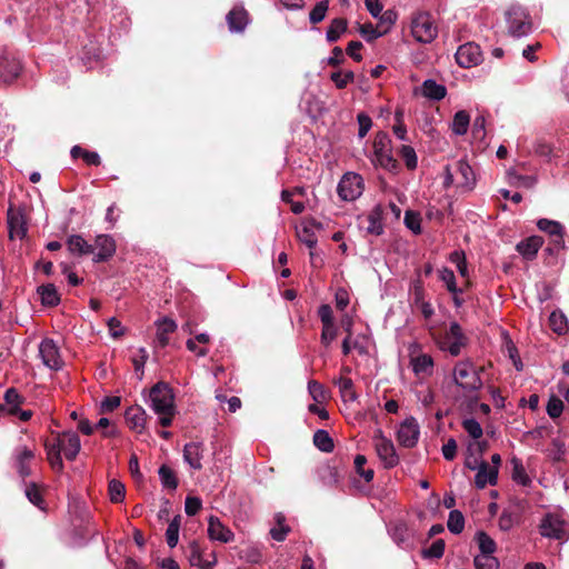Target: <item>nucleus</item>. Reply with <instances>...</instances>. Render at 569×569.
<instances>
[{"mask_svg":"<svg viewBox=\"0 0 569 569\" xmlns=\"http://www.w3.org/2000/svg\"><path fill=\"white\" fill-rule=\"evenodd\" d=\"M422 94L429 99L439 101L446 97L447 89L435 80L427 79L422 83Z\"/></svg>","mask_w":569,"mask_h":569,"instance_id":"obj_32","label":"nucleus"},{"mask_svg":"<svg viewBox=\"0 0 569 569\" xmlns=\"http://www.w3.org/2000/svg\"><path fill=\"white\" fill-rule=\"evenodd\" d=\"M338 335V329L335 325L322 326L321 343L328 347Z\"/></svg>","mask_w":569,"mask_h":569,"instance_id":"obj_64","label":"nucleus"},{"mask_svg":"<svg viewBox=\"0 0 569 569\" xmlns=\"http://www.w3.org/2000/svg\"><path fill=\"white\" fill-rule=\"evenodd\" d=\"M299 240L305 243L309 249H313L318 242V239L309 226H305L297 232Z\"/></svg>","mask_w":569,"mask_h":569,"instance_id":"obj_57","label":"nucleus"},{"mask_svg":"<svg viewBox=\"0 0 569 569\" xmlns=\"http://www.w3.org/2000/svg\"><path fill=\"white\" fill-rule=\"evenodd\" d=\"M97 253L93 257L94 262L108 261L116 253V241L109 234H99L94 240Z\"/></svg>","mask_w":569,"mask_h":569,"instance_id":"obj_19","label":"nucleus"},{"mask_svg":"<svg viewBox=\"0 0 569 569\" xmlns=\"http://www.w3.org/2000/svg\"><path fill=\"white\" fill-rule=\"evenodd\" d=\"M453 383L468 393L478 392L483 386L470 359L460 360L455 365Z\"/></svg>","mask_w":569,"mask_h":569,"instance_id":"obj_2","label":"nucleus"},{"mask_svg":"<svg viewBox=\"0 0 569 569\" xmlns=\"http://www.w3.org/2000/svg\"><path fill=\"white\" fill-rule=\"evenodd\" d=\"M336 385H338L340 395L345 401H355L357 399V392L355 391L352 379L348 377H340L336 381Z\"/></svg>","mask_w":569,"mask_h":569,"instance_id":"obj_40","label":"nucleus"},{"mask_svg":"<svg viewBox=\"0 0 569 569\" xmlns=\"http://www.w3.org/2000/svg\"><path fill=\"white\" fill-rule=\"evenodd\" d=\"M470 124V116L466 110H460L455 113L451 129L457 136H463L467 133Z\"/></svg>","mask_w":569,"mask_h":569,"instance_id":"obj_35","label":"nucleus"},{"mask_svg":"<svg viewBox=\"0 0 569 569\" xmlns=\"http://www.w3.org/2000/svg\"><path fill=\"white\" fill-rule=\"evenodd\" d=\"M293 192L291 190H282L281 200L290 204V209L295 214H300L305 210V204L303 202L292 200Z\"/></svg>","mask_w":569,"mask_h":569,"instance_id":"obj_59","label":"nucleus"},{"mask_svg":"<svg viewBox=\"0 0 569 569\" xmlns=\"http://www.w3.org/2000/svg\"><path fill=\"white\" fill-rule=\"evenodd\" d=\"M375 162L388 171H397L399 163L392 156L391 140L387 132L379 131L373 141Z\"/></svg>","mask_w":569,"mask_h":569,"instance_id":"obj_3","label":"nucleus"},{"mask_svg":"<svg viewBox=\"0 0 569 569\" xmlns=\"http://www.w3.org/2000/svg\"><path fill=\"white\" fill-rule=\"evenodd\" d=\"M447 527L449 531L455 535H459L462 532L465 528V517L461 513V511L453 509L449 512Z\"/></svg>","mask_w":569,"mask_h":569,"instance_id":"obj_42","label":"nucleus"},{"mask_svg":"<svg viewBox=\"0 0 569 569\" xmlns=\"http://www.w3.org/2000/svg\"><path fill=\"white\" fill-rule=\"evenodd\" d=\"M537 227L539 230L549 234L552 244L557 249L565 248V228L560 222L542 218L538 220Z\"/></svg>","mask_w":569,"mask_h":569,"instance_id":"obj_17","label":"nucleus"},{"mask_svg":"<svg viewBox=\"0 0 569 569\" xmlns=\"http://www.w3.org/2000/svg\"><path fill=\"white\" fill-rule=\"evenodd\" d=\"M382 214L383 209L381 204H377L372 208V210L367 216L368 226L366 229L368 233L375 236H380L383 233Z\"/></svg>","mask_w":569,"mask_h":569,"instance_id":"obj_29","label":"nucleus"},{"mask_svg":"<svg viewBox=\"0 0 569 569\" xmlns=\"http://www.w3.org/2000/svg\"><path fill=\"white\" fill-rule=\"evenodd\" d=\"M330 80L338 89H345L349 83L353 82L355 73L350 70H336L331 72Z\"/></svg>","mask_w":569,"mask_h":569,"instance_id":"obj_45","label":"nucleus"},{"mask_svg":"<svg viewBox=\"0 0 569 569\" xmlns=\"http://www.w3.org/2000/svg\"><path fill=\"white\" fill-rule=\"evenodd\" d=\"M362 178L357 173H346L339 181L337 192L345 201H352L362 193Z\"/></svg>","mask_w":569,"mask_h":569,"instance_id":"obj_8","label":"nucleus"},{"mask_svg":"<svg viewBox=\"0 0 569 569\" xmlns=\"http://www.w3.org/2000/svg\"><path fill=\"white\" fill-rule=\"evenodd\" d=\"M320 477L326 486H338L342 473L336 459H332L328 465L320 469Z\"/></svg>","mask_w":569,"mask_h":569,"instance_id":"obj_27","label":"nucleus"},{"mask_svg":"<svg viewBox=\"0 0 569 569\" xmlns=\"http://www.w3.org/2000/svg\"><path fill=\"white\" fill-rule=\"evenodd\" d=\"M400 154L403 158L408 169L412 170L417 168V154L412 147L402 146L400 149Z\"/></svg>","mask_w":569,"mask_h":569,"instance_id":"obj_60","label":"nucleus"},{"mask_svg":"<svg viewBox=\"0 0 569 569\" xmlns=\"http://www.w3.org/2000/svg\"><path fill=\"white\" fill-rule=\"evenodd\" d=\"M47 450V458L51 467L56 470H62L63 462L61 458L62 449L60 448V445L54 440L52 443L46 445Z\"/></svg>","mask_w":569,"mask_h":569,"instance_id":"obj_37","label":"nucleus"},{"mask_svg":"<svg viewBox=\"0 0 569 569\" xmlns=\"http://www.w3.org/2000/svg\"><path fill=\"white\" fill-rule=\"evenodd\" d=\"M543 244V239L540 236H531L522 241H520L516 249L517 251L527 260H532L536 258L539 249Z\"/></svg>","mask_w":569,"mask_h":569,"instance_id":"obj_24","label":"nucleus"},{"mask_svg":"<svg viewBox=\"0 0 569 569\" xmlns=\"http://www.w3.org/2000/svg\"><path fill=\"white\" fill-rule=\"evenodd\" d=\"M506 17L510 36H527L535 31L531 17L525 8L513 6L506 12Z\"/></svg>","mask_w":569,"mask_h":569,"instance_id":"obj_4","label":"nucleus"},{"mask_svg":"<svg viewBox=\"0 0 569 569\" xmlns=\"http://www.w3.org/2000/svg\"><path fill=\"white\" fill-rule=\"evenodd\" d=\"M38 293L43 306L54 307L60 302V296L56 287L51 283L39 287Z\"/></svg>","mask_w":569,"mask_h":569,"instance_id":"obj_34","label":"nucleus"},{"mask_svg":"<svg viewBox=\"0 0 569 569\" xmlns=\"http://www.w3.org/2000/svg\"><path fill=\"white\" fill-rule=\"evenodd\" d=\"M8 226L10 229L11 237L22 238L27 233L26 221L20 208H16L13 204H10L8 209Z\"/></svg>","mask_w":569,"mask_h":569,"instance_id":"obj_20","label":"nucleus"},{"mask_svg":"<svg viewBox=\"0 0 569 569\" xmlns=\"http://www.w3.org/2000/svg\"><path fill=\"white\" fill-rule=\"evenodd\" d=\"M308 389H309L310 396L312 397V399L315 401L322 402L326 400L327 391L320 382H318L316 380L309 381Z\"/></svg>","mask_w":569,"mask_h":569,"instance_id":"obj_58","label":"nucleus"},{"mask_svg":"<svg viewBox=\"0 0 569 569\" xmlns=\"http://www.w3.org/2000/svg\"><path fill=\"white\" fill-rule=\"evenodd\" d=\"M410 363L413 372L419 375H431L433 368V359L430 355L421 353L416 357H411Z\"/></svg>","mask_w":569,"mask_h":569,"instance_id":"obj_30","label":"nucleus"},{"mask_svg":"<svg viewBox=\"0 0 569 569\" xmlns=\"http://www.w3.org/2000/svg\"><path fill=\"white\" fill-rule=\"evenodd\" d=\"M126 421L129 428L138 433H141L146 427V411L141 407H130L127 409Z\"/></svg>","mask_w":569,"mask_h":569,"instance_id":"obj_26","label":"nucleus"},{"mask_svg":"<svg viewBox=\"0 0 569 569\" xmlns=\"http://www.w3.org/2000/svg\"><path fill=\"white\" fill-rule=\"evenodd\" d=\"M565 527L566 522L562 519L556 515L547 513L540 522L539 531L543 537L562 540L567 535Z\"/></svg>","mask_w":569,"mask_h":569,"instance_id":"obj_10","label":"nucleus"},{"mask_svg":"<svg viewBox=\"0 0 569 569\" xmlns=\"http://www.w3.org/2000/svg\"><path fill=\"white\" fill-rule=\"evenodd\" d=\"M473 563L476 569H499V561L493 555H478Z\"/></svg>","mask_w":569,"mask_h":569,"instance_id":"obj_48","label":"nucleus"},{"mask_svg":"<svg viewBox=\"0 0 569 569\" xmlns=\"http://www.w3.org/2000/svg\"><path fill=\"white\" fill-rule=\"evenodd\" d=\"M498 481L497 467H490L487 461H481L478 466V472L475 478V485L478 489H483L487 485L495 486Z\"/></svg>","mask_w":569,"mask_h":569,"instance_id":"obj_22","label":"nucleus"},{"mask_svg":"<svg viewBox=\"0 0 569 569\" xmlns=\"http://www.w3.org/2000/svg\"><path fill=\"white\" fill-rule=\"evenodd\" d=\"M462 428L468 432V435L471 438H473L476 440L480 439L482 437V435H483L482 427L473 418L465 419L462 421Z\"/></svg>","mask_w":569,"mask_h":569,"instance_id":"obj_56","label":"nucleus"},{"mask_svg":"<svg viewBox=\"0 0 569 569\" xmlns=\"http://www.w3.org/2000/svg\"><path fill=\"white\" fill-rule=\"evenodd\" d=\"M468 343V338L458 322H451L449 330L438 341L442 350L449 351L453 357L460 355L461 349Z\"/></svg>","mask_w":569,"mask_h":569,"instance_id":"obj_5","label":"nucleus"},{"mask_svg":"<svg viewBox=\"0 0 569 569\" xmlns=\"http://www.w3.org/2000/svg\"><path fill=\"white\" fill-rule=\"evenodd\" d=\"M327 10H328L327 1L318 2L309 14L311 23L316 24V23L322 21L326 16Z\"/></svg>","mask_w":569,"mask_h":569,"instance_id":"obj_63","label":"nucleus"},{"mask_svg":"<svg viewBox=\"0 0 569 569\" xmlns=\"http://www.w3.org/2000/svg\"><path fill=\"white\" fill-rule=\"evenodd\" d=\"M39 355L43 365L52 370H60L63 360L58 346L52 339H43L39 346Z\"/></svg>","mask_w":569,"mask_h":569,"instance_id":"obj_11","label":"nucleus"},{"mask_svg":"<svg viewBox=\"0 0 569 569\" xmlns=\"http://www.w3.org/2000/svg\"><path fill=\"white\" fill-rule=\"evenodd\" d=\"M151 408L159 417L162 427H169L176 415L174 395L164 382L156 383L150 390Z\"/></svg>","mask_w":569,"mask_h":569,"instance_id":"obj_1","label":"nucleus"},{"mask_svg":"<svg viewBox=\"0 0 569 569\" xmlns=\"http://www.w3.org/2000/svg\"><path fill=\"white\" fill-rule=\"evenodd\" d=\"M375 449L383 463L386 469H391L399 463V456L396 452V448L390 439L383 436L381 430H378L373 437Z\"/></svg>","mask_w":569,"mask_h":569,"instance_id":"obj_6","label":"nucleus"},{"mask_svg":"<svg viewBox=\"0 0 569 569\" xmlns=\"http://www.w3.org/2000/svg\"><path fill=\"white\" fill-rule=\"evenodd\" d=\"M547 413L551 419L559 418L563 410V402L560 398L552 395L547 403Z\"/></svg>","mask_w":569,"mask_h":569,"instance_id":"obj_53","label":"nucleus"},{"mask_svg":"<svg viewBox=\"0 0 569 569\" xmlns=\"http://www.w3.org/2000/svg\"><path fill=\"white\" fill-rule=\"evenodd\" d=\"M510 463L512 465V472H511L512 480L523 487L530 486L531 479L527 475L526 469L522 465V461L517 457H512L510 459Z\"/></svg>","mask_w":569,"mask_h":569,"instance_id":"obj_33","label":"nucleus"},{"mask_svg":"<svg viewBox=\"0 0 569 569\" xmlns=\"http://www.w3.org/2000/svg\"><path fill=\"white\" fill-rule=\"evenodd\" d=\"M22 71L20 59L10 51H0V82L9 84L13 82Z\"/></svg>","mask_w":569,"mask_h":569,"instance_id":"obj_7","label":"nucleus"},{"mask_svg":"<svg viewBox=\"0 0 569 569\" xmlns=\"http://www.w3.org/2000/svg\"><path fill=\"white\" fill-rule=\"evenodd\" d=\"M34 456V451L27 446H18L13 451V467L23 480L31 473Z\"/></svg>","mask_w":569,"mask_h":569,"instance_id":"obj_14","label":"nucleus"},{"mask_svg":"<svg viewBox=\"0 0 569 569\" xmlns=\"http://www.w3.org/2000/svg\"><path fill=\"white\" fill-rule=\"evenodd\" d=\"M4 401L9 407L8 412L13 415L20 409V406L23 403L24 399L14 388H9L4 393Z\"/></svg>","mask_w":569,"mask_h":569,"instance_id":"obj_41","label":"nucleus"},{"mask_svg":"<svg viewBox=\"0 0 569 569\" xmlns=\"http://www.w3.org/2000/svg\"><path fill=\"white\" fill-rule=\"evenodd\" d=\"M456 174V186L462 191H470L476 184V177L472 168L463 160H459L453 166Z\"/></svg>","mask_w":569,"mask_h":569,"instance_id":"obj_16","label":"nucleus"},{"mask_svg":"<svg viewBox=\"0 0 569 569\" xmlns=\"http://www.w3.org/2000/svg\"><path fill=\"white\" fill-rule=\"evenodd\" d=\"M158 475H159V478H160V481H161V485L163 486V488L172 490V491L177 489L178 478L172 468H170L167 465H162L158 470Z\"/></svg>","mask_w":569,"mask_h":569,"instance_id":"obj_36","label":"nucleus"},{"mask_svg":"<svg viewBox=\"0 0 569 569\" xmlns=\"http://www.w3.org/2000/svg\"><path fill=\"white\" fill-rule=\"evenodd\" d=\"M227 22L231 32H241L248 23V14L243 8H233L227 14Z\"/></svg>","mask_w":569,"mask_h":569,"instance_id":"obj_28","label":"nucleus"},{"mask_svg":"<svg viewBox=\"0 0 569 569\" xmlns=\"http://www.w3.org/2000/svg\"><path fill=\"white\" fill-rule=\"evenodd\" d=\"M67 247L73 254H89L93 252V246L88 243L82 236L72 234L67 240Z\"/></svg>","mask_w":569,"mask_h":569,"instance_id":"obj_31","label":"nucleus"},{"mask_svg":"<svg viewBox=\"0 0 569 569\" xmlns=\"http://www.w3.org/2000/svg\"><path fill=\"white\" fill-rule=\"evenodd\" d=\"M56 440L60 445L64 457L68 460H74L81 448L79 436L74 431H66L59 435Z\"/></svg>","mask_w":569,"mask_h":569,"instance_id":"obj_18","label":"nucleus"},{"mask_svg":"<svg viewBox=\"0 0 569 569\" xmlns=\"http://www.w3.org/2000/svg\"><path fill=\"white\" fill-rule=\"evenodd\" d=\"M355 469L356 472L365 479L366 482H370L373 479L375 471L373 469H365V465L367 463V458L363 455H357L355 457Z\"/></svg>","mask_w":569,"mask_h":569,"instance_id":"obj_47","label":"nucleus"},{"mask_svg":"<svg viewBox=\"0 0 569 569\" xmlns=\"http://www.w3.org/2000/svg\"><path fill=\"white\" fill-rule=\"evenodd\" d=\"M313 445L323 452H331L335 448L333 440L329 432L322 429L313 433Z\"/></svg>","mask_w":569,"mask_h":569,"instance_id":"obj_38","label":"nucleus"},{"mask_svg":"<svg viewBox=\"0 0 569 569\" xmlns=\"http://www.w3.org/2000/svg\"><path fill=\"white\" fill-rule=\"evenodd\" d=\"M421 218L418 212L407 210L405 212V224L408 229H410L413 233L419 234L421 232Z\"/></svg>","mask_w":569,"mask_h":569,"instance_id":"obj_54","label":"nucleus"},{"mask_svg":"<svg viewBox=\"0 0 569 569\" xmlns=\"http://www.w3.org/2000/svg\"><path fill=\"white\" fill-rule=\"evenodd\" d=\"M203 446L200 442H189L183 448V460L194 470L202 468Z\"/></svg>","mask_w":569,"mask_h":569,"instance_id":"obj_23","label":"nucleus"},{"mask_svg":"<svg viewBox=\"0 0 569 569\" xmlns=\"http://www.w3.org/2000/svg\"><path fill=\"white\" fill-rule=\"evenodd\" d=\"M549 325L558 335H563L568 330L567 319L562 313L552 312L549 317Z\"/></svg>","mask_w":569,"mask_h":569,"instance_id":"obj_49","label":"nucleus"},{"mask_svg":"<svg viewBox=\"0 0 569 569\" xmlns=\"http://www.w3.org/2000/svg\"><path fill=\"white\" fill-rule=\"evenodd\" d=\"M109 496L110 500L114 503L121 502L126 496L124 485L116 479L109 482Z\"/></svg>","mask_w":569,"mask_h":569,"instance_id":"obj_50","label":"nucleus"},{"mask_svg":"<svg viewBox=\"0 0 569 569\" xmlns=\"http://www.w3.org/2000/svg\"><path fill=\"white\" fill-rule=\"evenodd\" d=\"M397 20V12L395 10H386L379 19L378 28H381L380 32L382 36L387 32H389L390 27L396 22Z\"/></svg>","mask_w":569,"mask_h":569,"instance_id":"obj_55","label":"nucleus"},{"mask_svg":"<svg viewBox=\"0 0 569 569\" xmlns=\"http://www.w3.org/2000/svg\"><path fill=\"white\" fill-rule=\"evenodd\" d=\"M476 540L481 551L480 555H493L497 546L495 540L488 533L485 531L477 532Z\"/></svg>","mask_w":569,"mask_h":569,"instance_id":"obj_44","label":"nucleus"},{"mask_svg":"<svg viewBox=\"0 0 569 569\" xmlns=\"http://www.w3.org/2000/svg\"><path fill=\"white\" fill-rule=\"evenodd\" d=\"M456 61L462 68H471L482 62V51L476 42L461 44L456 52Z\"/></svg>","mask_w":569,"mask_h":569,"instance_id":"obj_9","label":"nucleus"},{"mask_svg":"<svg viewBox=\"0 0 569 569\" xmlns=\"http://www.w3.org/2000/svg\"><path fill=\"white\" fill-rule=\"evenodd\" d=\"M347 20L343 18H336L331 21L326 36H341L347 31Z\"/></svg>","mask_w":569,"mask_h":569,"instance_id":"obj_61","label":"nucleus"},{"mask_svg":"<svg viewBox=\"0 0 569 569\" xmlns=\"http://www.w3.org/2000/svg\"><path fill=\"white\" fill-rule=\"evenodd\" d=\"M96 428L102 430V436L106 438H113L118 436L117 427L112 426L108 418H100Z\"/></svg>","mask_w":569,"mask_h":569,"instance_id":"obj_62","label":"nucleus"},{"mask_svg":"<svg viewBox=\"0 0 569 569\" xmlns=\"http://www.w3.org/2000/svg\"><path fill=\"white\" fill-rule=\"evenodd\" d=\"M24 493L28 500L41 510H44V501L42 495L34 482H24Z\"/></svg>","mask_w":569,"mask_h":569,"instance_id":"obj_43","label":"nucleus"},{"mask_svg":"<svg viewBox=\"0 0 569 569\" xmlns=\"http://www.w3.org/2000/svg\"><path fill=\"white\" fill-rule=\"evenodd\" d=\"M181 516L177 515L169 522V526L166 530V541L170 548H174L179 541V530H180Z\"/></svg>","mask_w":569,"mask_h":569,"instance_id":"obj_39","label":"nucleus"},{"mask_svg":"<svg viewBox=\"0 0 569 569\" xmlns=\"http://www.w3.org/2000/svg\"><path fill=\"white\" fill-rule=\"evenodd\" d=\"M445 548H446L445 540L437 539L432 542V545L429 548L423 549L421 551V556L425 559H431V558L440 559L445 553Z\"/></svg>","mask_w":569,"mask_h":569,"instance_id":"obj_46","label":"nucleus"},{"mask_svg":"<svg viewBox=\"0 0 569 569\" xmlns=\"http://www.w3.org/2000/svg\"><path fill=\"white\" fill-rule=\"evenodd\" d=\"M420 429L413 417L407 418L397 431V440L405 448H413L419 440Z\"/></svg>","mask_w":569,"mask_h":569,"instance_id":"obj_12","label":"nucleus"},{"mask_svg":"<svg viewBox=\"0 0 569 569\" xmlns=\"http://www.w3.org/2000/svg\"><path fill=\"white\" fill-rule=\"evenodd\" d=\"M188 560L191 566L200 569H210L217 562L214 552H203L200 545L194 540L188 545Z\"/></svg>","mask_w":569,"mask_h":569,"instance_id":"obj_13","label":"nucleus"},{"mask_svg":"<svg viewBox=\"0 0 569 569\" xmlns=\"http://www.w3.org/2000/svg\"><path fill=\"white\" fill-rule=\"evenodd\" d=\"M518 520L519 516L516 512L505 509L499 517L498 525L501 530L508 531Z\"/></svg>","mask_w":569,"mask_h":569,"instance_id":"obj_51","label":"nucleus"},{"mask_svg":"<svg viewBox=\"0 0 569 569\" xmlns=\"http://www.w3.org/2000/svg\"><path fill=\"white\" fill-rule=\"evenodd\" d=\"M438 29L429 12H417L411 19V36H437Z\"/></svg>","mask_w":569,"mask_h":569,"instance_id":"obj_15","label":"nucleus"},{"mask_svg":"<svg viewBox=\"0 0 569 569\" xmlns=\"http://www.w3.org/2000/svg\"><path fill=\"white\" fill-rule=\"evenodd\" d=\"M440 279L446 283L447 290L453 295L462 292V289L456 284V278L452 270L443 268L440 271Z\"/></svg>","mask_w":569,"mask_h":569,"instance_id":"obj_52","label":"nucleus"},{"mask_svg":"<svg viewBox=\"0 0 569 569\" xmlns=\"http://www.w3.org/2000/svg\"><path fill=\"white\" fill-rule=\"evenodd\" d=\"M208 536L211 540H217L223 543L229 542L233 538L231 530L214 516L209 517Z\"/></svg>","mask_w":569,"mask_h":569,"instance_id":"obj_21","label":"nucleus"},{"mask_svg":"<svg viewBox=\"0 0 569 569\" xmlns=\"http://www.w3.org/2000/svg\"><path fill=\"white\" fill-rule=\"evenodd\" d=\"M156 341L159 347L164 348L169 343V336L177 330L174 320L163 317L156 322Z\"/></svg>","mask_w":569,"mask_h":569,"instance_id":"obj_25","label":"nucleus"}]
</instances>
